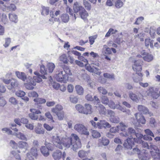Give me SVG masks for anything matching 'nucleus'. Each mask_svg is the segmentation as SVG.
Wrapping results in <instances>:
<instances>
[{"label": "nucleus", "mask_w": 160, "mask_h": 160, "mask_svg": "<svg viewBox=\"0 0 160 160\" xmlns=\"http://www.w3.org/2000/svg\"><path fill=\"white\" fill-rule=\"evenodd\" d=\"M52 142L56 147L63 149L71 148L73 151H76L81 147L80 139L76 134L72 133L69 138L61 137L57 134L52 136Z\"/></svg>", "instance_id": "obj_1"}, {"label": "nucleus", "mask_w": 160, "mask_h": 160, "mask_svg": "<svg viewBox=\"0 0 160 160\" xmlns=\"http://www.w3.org/2000/svg\"><path fill=\"white\" fill-rule=\"evenodd\" d=\"M139 61L138 60L135 61L134 65L132 66L133 69L136 72V73L134 75L133 78L134 81L136 82L141 80L142 76V74L140 72L142 70L141 65L142 62H141L140 63H139Z\"/></svg>", "instance_id": "obj_2"}, {"label": "nucleus", "mask_w": 160, "mask_h": 160, "mask_svg": "<svg viewBox=\"0 0 160 160\" xmlns=\"http://www.w3.org/2000/svg\"><path fill=\"white\" fill-rule=\"evenodd\" d=\"M74 130L81 134H84L88 136L89 135V132L88 129L83 124L80 123H77L74 127Z\"/></svg>", "instance_id": "obj_3"}, {"label": "nucleus", "mask_w": 160, "mask_h": 160, "mask_svg": "<svg viewBox=\"0 0 160 160\" xmlns=\"http://www.w3.org/2000/svg\"><path fill=\"white\" fill-rule=\"evenodd\" d=\"M55 78L58 82L64 83L67 82L68 79L67 75L61 70H59L56 72Z\"/></svg>", "instance_id": "obj_4"}, {"label": "nucleus", "mask_w": 160, "mask_h": 160, "mask_svg": "<svg viewBox=\"0 0 160 160\" xmlns=\"http://www.w3.org/2000/svg\"><path fill=\"white\" fill-rule=\"evenodd\" d=\"M38 156L37 149L36 147H33L29 152L27 154L26 160H34V158Z\"/></svg>", "instance_id": "obj_5"}, {"label": "nucleus", "mask_w": 160, "mask_h": 160, "mask_svg": "<svg viewBox=\"0 0 160 160\" xmlns=\"http://www.w3.org/2000/svg\"><path fill=\"white\" fill-rule=\"evenodd\" d=\"M141 54L142 56V58L145 61L148 62H150L152 61L153 59L152 55L145 52L143 50L141 52Z\"/></svg>", "instance_id": "obj_6"}, {"label": "nucleus", "mask_w": 160, "mask_h": 160, "mask_svg": "<svg viewBox=\"0 0 160 160\" xmlns=\"http://www.w3.org/2000/svg\"><path fill=\"white\" fill-rule=\"evenodd\" d=\"M134 145V143L132 138H128L125 141L123 145L124 148L128 150H131Z\"/></svg>", "instance_id": "obj_7"}, {"label": "nucleus", "mask_w": 160, "mask_h": 160, "mask_svg": "<svg viewBox=\"0 0 160 160\" xmlns=\"http://www.w3.org/2000/svg\"><path fill=\"white\" fill-rule=\"evenodd\" d=\"M128 132H123L121 134L125 137H130L129 138H132V136L136 134L135 130L133 128H130L128 129Z\"/></svg>", "instance_id": "obj_8"}, {"label": "nucleus", "mask_w": 160, "mask_h": 160, "mask_svg": "<svg viewBox=\"0 0 160 160\" xmlns=\"http://www.w3.org/2000/svg\"><path fill=\"white\" fill-rule=\"evenodd\" d=\"M98 126H99V129H102L103 128H110L111 127V125L104 120H100L99 122H98Z\"/></svg>", "instance_id": "obj_9"}, {"label": "nucleus", "mask_w": 160, "mask_h": 160, "mask_svg": "<svg viewBox=\"0 0 160 160\" xmlns=\"http://www.w3.org/2000/svg\"><path fill=\"white\" fill-rule=\"evenodd\" d=\"M10 85L7 86L9 90H11L17 87L19 85L18 80L14 78H12L11 80Z\"/></svg>", "instance_id": "obj_10"}, {"label": "nucleus", "mask_w": 160, "mask_h": 160, "mask_svg": "<svg viewBox=\"0 0 160 160\" xmlns=\"http://www.w3.org/2000/svg\"><path fill=\"white\" fill-rule=\"evenodd\" d=\"M138 110L140 112H142L144 114L148 113L150 116H151L152 115V112H149L147 108L142 105H138Z\"/></svg>", "instance_id": "obj_11"}, {"label": "nucleus", "mask_w": 160, "mask_h": 160, "mask_svg": "<svg viewBox=\"0 0 160 160\" xmlns=\"http://www.w3.org/2000/svg\"><path fill=\"white\" fill-rule=\"evenodd\" d=\"M73 8L75 13H77L78 12H80L84 9L83 7L80 4L77 2H76L74 3Z\"/></svg>", "instance_id": "obj_12"}, {"label": "nucleus", "mask_w": 160, "mask_h": 160, "mask_svg": "<svg viewBox=\"0 0 160 160\" xmlns=\"http://www.w3.org/2000/svg\"><path fill=\"white\" fill-rule=\"evenodd\" d=\"M135 115L137 121L139 123H141L143 124L145 123V119L142 115L140 113H138L135 114Z\"/></svg>", "instance_id": "obj_13"}, {"label": "nucleus", "mask_w": 160, "mask_h": 160, "mask_svg": "<svg viewBox=\"0 0 160 160\" xmlns=\"http://www.w3.org/2000/svg\"><path fill=\"white\" fill-rule=\"evenodd\" d=\"M42 124L38 123L37 126L35 128L34 130L36 133L38 134H42L45 132L44 129H42Z\"/></svg>", "instance_id": "obj_14"}, {"label": "nucleus", "mask_w": 160, "mask_h": 160, "mask_svg": "<svg viewBox=\"0 0 160 160\" xmlns=\"http://www.w3.org/2000/svg\"><path fill=\"white\" fill-rule=\"evenodd\" d=\"M109 143V141L105 137H102L98 140V145L99 146H107Z\"/></svg>", "instance_id": "obj_15"}, {"label": "nucleus", "mask_w": 160, "mask_h": 160, "mask_svg": "<svg viewBox=\"0 0 160 160\" xmlns=\"http://www.w3.org/2000/svg\"><path fill=\"white\" fill-rule=\"evenodd\" d=\"M84 107V114H90L92 112V107L91 105L89 104L85 103Z\"/></svg>", "instance_id": "obj_16"}, {"label": "nucleus", "mask_w": 160, "mask_h": 160, "mask_svg": "<svg viewBox=\"0 0 160 160\" xmlns=\"http://www.w3.org/2000/svg\"><path fill=\"white\" fill-rule=\"evenodd\" d=\"M62 153L59 150H56L53 153L52 156L55 160H59L61 158Z\"/></svg>", "instance_id": "obj_17"}, {"label": "nucleus", "mask_w": 160, "mask_h": 160, "mask_svg": "<svg viewBox=\"0 0 160 160\" xmlns=\"http://www.w3.org/2000/svg\"><path fill=\"white\" fill-rule=\"evenodd\" d=\"M15 74L18 78L22 80L23 81H25L26 79V75L24 72L16 71L15 72Z\"/></svg>", "instance_id": "obj_18"}, {"label": "nucleus", "mask_w": 160, "mask_h": 160, "mask_svg": "<svg viewBox=\"0 0 160 160\" xmlns=\"http://www.w3.org/2000/svg\"><path fill=\"white\" fill-rule=\"evenodd\" d=\"M63 109L62 106L60 104L57 105L55 108H53L51 109V111L55 114L62 112Z\"/></svg>", "instance_id": "obj_19"}, {"label": "nucleus", "mask_w": 160, "mask_h": 160, "mask_svg": "<svg viewBox=\"0 0 160 160\" xmlns=\"http://www.w3.org/2000/svg\"><path fill=\"white\" fill-rule=\"evenodd\" d=\"M129 96L130 98L134 102H138L140 98L132 92H129Z\"/></svg>", "instance_id": "obj_20"}, {"label": "nucleus", "mask_w": 160, "mask_h": 160, "mask_svg": "<svg viewBox=\"0 0 160 160\" xmlns=\"http://www.w3.org/2000/svg\"><path fill=\"white\" fill-rule=\"evenodd\" d=\"M116 109L120 110L123 112H126L128 114H129L130 112V110L128 109H126L125 108L122 107L120 105V102H118V104L116 105Z\"/></svg>", "instance_id": "obj_21"}, {"label": "nucleus", "mask_w": 160, "mask_h": 160, "mask_svg": "<svg viewBox=\"0 0 160 160\" xmlns=\"http://www.w3.org/2000/svg\"><path fill=\"white\" fill-rule=\"evenodd\" d=\"M4 8H3V10L4 11L6 10H9L10 11H14L16 9V7L15 4H11L8 6H6L5 5H3Z\"/></svg>", "instance_id": "obj_22"}, {"label": "nucleus", "mask_w": 160, "mask_h": 160, "mask_svg": "<svg viewBox=\"0 0 160 160\" xmlns=\"http://www.w3.org/2000/svg\"><path fill=\"white\" fill-rule=\"evenodd\" d=\"M59 60L63 63L67 64L68 63V60L66 54H63L59 57Z\"/></svg>", "instance_id": "obj_23"}, {"label": "nucleus", "mask_w": 160, "mask_h": 160, "mask_svg": "<svg viewBox=\"0 0 160 160\" xmlns=\"http://www.w3.org/2000/svg\"><path fill=\"white\" fill-rule=\"evenodd\" d=\"M8 17L10 20L12 22L17 23L18 21V18L17 16L14 13H9Z\"/></svg>", "instance_id": "obj_24"}, {"label": "nucleus", "mask_w": 160, "mask_h": 160, "mask_svg": "<svg viewBox=\"0 0 160 160\" xmlns=\"http://www.w3.org/2000/svg\"><path fill=\"white\" fill-rule=\"evenodd\" d=\"M135 135L137 138H132L133 140L138 143H141L142 142L141 139L143 138V135L140 133H136Z\"/></svg>", "instance_id": "obj_25"}, {"label": "nucleus", "mask_w": 160, "mask_h": 160, "mask_svg": "<svg viewBox=\"0 0 160 160\" xmlns=\"http://www.w3.org/2000/svg\"><path fill=\"white\" fill-rule=\"evenodd\" d=\"M40 151L42 154L44 156L47 157L49 154V150L45 146H42L40 148Z\"/></svg>", "instance_id": "obj_26"}, {"label": "nucleus", "mask_w": 160, "mask_h": 160, "mask_svg": "<svg viewBox=\"0 0 160 160\" xmlns=\"http://www.w3.org/2000/svg\"><path fill=\"white\" fill-rule=\"evenodd\" d=\"M114 3L116 8H120L123 5V2L121 0H112Z\"/></svg>", "instance_id": "obj_27"}, {"label": "nucleus", "mask_w": 160, "mask_h": 160, "mask_svg": "<svg viewBox=\"0 0 160 160\" xmlns=\"http://www.w3.org/2000/svg\"><path fill=\"white\" fill-rule=\"evenodd\" d=\"M18 146L20 148L27 149L28 148V145L26 142L20 141L18 143Z\"/></svg>", "instance_id": "obj_28"}, {"label": "nucleus", "mask_w": 160, "mask_h": 160, "mask_svg": "<svg viewBox=\"0 0 160 160\" xmlns=\"http://www.w3.org/2000/svg\"><path fill=\"white\" fill-rule=\"evenodd\" d=\"M145 46L148 48L149 46L151 48H153V41L151 40L150 38H147L145 41Z\"/></svg>", "instance_id": "obj_29"}, {"label": "nucleus", "mask_w": 160, "mask_h": 160, "mask_svg": "<svg viewBox=\"0 0 160 160\" xmlns=\"http://www.w3.org/2000/svg\"><path fill=\"white\" fill-rule=\"evenodd\" d=\"M79 15L82 19L83 20H85L88 16V14L87 12L84 9L81 12H79Z\"/></svg>", "instance_id": "obj_30"}, {"label": "nucleus", "mask_w": 160, "mask_h": 160, "mask_svg": "<svg viewBox=\"0 0 160 160\" xmlns=\"http://www.w3.org/2000/svg\"><path fill=\"white\" fill-rule=\"evenodd\" d=\"M99 113L101 114L105 115L106 114L107 110L105 107L102 104L99 105L98 109Z\"/></svg>", "instance_id": "obj_31"}, {"label": "nucleus", "mask_w": 160, "mask_h": 160, "mask_svg": "<svg viewBox=\"0 0 160 160\" xmlns=\"http://www.w3.org/2000/svg\"><path fill=\"white\" fill-rule=\"evenodd\" d=\"M47 66L48 68V72L50 73H52L53 72L55 67V64L52 62L48 63Z\"/></svg>", "instance_id": "obj_32"}, {"label": "nucleus", "mask_w": 160, "mask_h": 160, "mask_svg": "<svg viewBox=\"0 0 160 160\" xmlns=\"http://www.w3.org/2000/svg\"><path fill=\"white\" fill-rule=\"evenodd\" d=\"M15 135L16 137L18 138L21 139L22 140L27 141V138L26 137L25 135L19 132L18 133H15Z\"/></svg>", "instance_id": "obj_33"}, {"label": "nucleus", "mask_w": 160, "mask_h": 160, "mask_svg": "<svg viewBox=\"0 0 160 160\" xmlns=\"http://www.w3.org/2000/svg\"><path fill=\"white\" fill-rule=\"evenodd\" d=\"M75 89L77 93L79 95H82L83 93V89L82 87L79 85H77L75 87Z\"/></svg>", "instance_id": "obj_34"}, {"label": "nucleus", "mask_w": 160, "mask_h": 160, "mask_svg": "<svg viewBox=\"0 0 160 160\" xmlns=\"http://www.w3.org/2000/svg\"><path fill=\"white\" fill-rule=\"evenodd\" d=\"M138 157L141 160H148L149 158V155L147 153L144 154H140L138 155Z\"/></svg>", "instance_id": "obj_35"}, {"label": "nucleus", "mask_w": 160, "mask_h": 160, "mask_svg": "<svg viewBox=\"0 0 160 160\" xmlns=\"http://www.w3.org/2000/svg\"><path fill=\"white\" fill-rule=\"evenodd\" d=\"M151 154L154 158H157L159 160L160 159V153L159 151L157 152L156 151H153V150L150 152Z\"/></svg>", "instance_id": "obj_36"}, {"label": "nucleus", "mask_w": 160, "mask_h": 160, "mask_svg": "<svg viewBox=\"0 0 160 160\" xmlns=\"http://www.w3.org/2000/svg\"><path fill=\"white\" fill-rule=\"evenodd\" d=\"M42 12L41 14L43 15H47L48 14L49 11V8L48 7H45V6H42Z\"/></svg>", "instance_id": "obj_37"}, {"label": "nucleus", "mask_w": 160, "mask_h": 160, "mask_svg": "<svg viewBox=\"0 0 160 160\" xmlns=\"http://www.w3.org/2000/svg\"><path fill=\"white\" fill-rule=\"evenodd\" d=\"M33 101L38 104L44 103L46 102V100L45 99L41 98H34L33 99Z\"/></svg>", "instance_id": "obj_38"}, {"label": "nucleus", "mask_w": 160, "mask_h": 160, "mask_svg": "<svg viewBox=\"0 0 160 160\" xmlns=\"http://www.w3.org/2000/svg\"><path fill=\"white\" fill-rule=\"evenodd\" d=\"M61 18L62 22H67L69 20V16L67 14H62L61 16Z\"/></svg>", "instance_id": "obj_39"}, {"label": "nucleus", "mask_w": 160, "mask_h": 160, "mask_svg": "<svg viewBox=\"0 0 160 160\" xmlns=\"http://www.w3.org/2000/svg\"><path fill=\"white\" fill-rule=\"evenodd\" d=\"M8 102L11 104L14 105L18 104V101L14 97H11L8 99Z\"/></svg>", "instance_id": "obj_40"}, {"label": "nucleus", "mask_w": 160, "mask_h": 160, "mask_svg": "<svg viewBox=\"0 0 160 160\" xmlns=\"http://www.w3.org/2000/svg\"><path fill=\"white\" fill-rule=\"evenodd\" d=\"M83 4L85 8L88 10H90L91 8V5L90 3L86 0H83Z\"/></svg>", "instance_id": "obj_41"}, {"label": "nucleus", "mask_w": 160, "mask_h": 160, "mask_svg": "<svg viewBox=\"0 0 160 160\" xmlns=\"http://www.w3.org/2000/svg\"><path fill=\"white\" fill-rule=\"evenodd\" d=\"M87 63L85 64V67L87 69L89 72H96V71H98V69L94 67V68H92L91 66H87Z\"/></svg>", "instance_id": "obj_42"}, {"label": "nucleus", "mask_w": 160, "mask_h": 160, "mask_svg": "<svg viewBox=\"0 0 160 160\" xmlns=\"http://www.w3.org/2000/svg\"><path fill=\"white\" fill-rule=\"evenodd\" d=\"M109 120L111 122L113 123H118L120 121V119L119 118L115 115L112 118H110Z\"/></svg>", "instance_id": "obj_43"}, {"label": "nucleus", "mask_w": 160, "mask_h": 160, "mask_svg": "<svg viewBox=\"0 0 160 160\" xmlns=\"http://www.w3.org/2000/svg\"><path fill=\"white\" fill-rule=\"evenodd\" d=\"M58 119L62 120L64 117V112L63 111L56 113Z\"/></svg>", "instance_id": "obj_44"}, {"label": "nucleus", "mask_w": 160, "mask_h": 160, "mask_svg": "<svg viewBox=\"0 0 160 160\" xmlns=\"http://www.w3.org/2000/svg\"><path fill=\"white\" fill-rule=\"evenodd\" d=\"M118 127H120L121 130L124 132H125V131L126 129L128 127V125L124 123L121 122L119 123V125L118 126Z\"/></svg>", "instance_id": "obj_45"}, {"label": "nucleus", "mask_w": 160, "mask_h": 160, "mask_svg": "<svg viewBox=\"0 0 160 160\" xmlns=\"http://www.w3.org/2000/svg\"><path fill=\"white\" fill-rule=\"evenodd\" d=\"M75 108L77 110L81 113L84 114V107L80 104H77L76 105Z\"/></svg>", "instance_id": "obj_46"}, {"label": "nucleus", "mask_w": 160, "mask_h": 160, "mask_svg": "<svg viewBox=\"0 0 160 160\" xmlns=\"http://www.w3.org/2000/svg\"><path fill=\"white\" fill-rule=\"evenodd\" d=\"M63 70L64 71L63 72H65V73L67 75L71 76L72 75V73L71 72V70L69 67L68 66H65L63 68Z\"/></svg>", "instance_id": "obj_47"}, {"label": "nucleus", "mask_w": 160, "mask_h": 160, "mask_svg": "<svg viewBox=\"0 0 160 160\" xmlns=\"http://www.w3.org/2000/svg\"><path fill=\"white\" fill-rule=\"evenodd\" d=\"M92 135L93 138H97L101 136L100 133L97 131L92 130Z\"/></svg>", "instance_id": "obj_48"}, {"label": "nucleus", "mask_w": 160, "mask_h": 160, "mask_svg": "<svg viewBox=\"0 0 160 160\" xmlns=\"http://www.w3.org/2000/svg\"><path fill=\"white\" fill-rule=\"evenodd\" d=\"M109 99L108 97L103 96L101 97V102L105 105H108L109 102Z\"/></svg>", "instance_id": "obj_49"}, {"label": "nucleus", "mask_w": 160, "mask_h": 160, "mask_svg": "<svg viewBox=\"0 0 160 160\" xmlns=\"http://www.w3.org/2000/svg\"><path fill=\"white\" fill-rule=\"evenodd\" d=\"M45 116L52 122H54L55 121L53 119V117L49 112H47L45 113Z\"/></svg>", "instance_id": "obj_50"}, {"label": "nucleus", "mask_w": 160, "mask_h": 160, "mask_svg": "<svg viewBox=\"0 0 160 160\" xmlns=\"http://www.w3.org/2000/svg\"><path fill=\"white\" fill-rule=\"evenodd\" d=\"M50 85L56 90H58L60 87L59 84L55 82L50 81Z\"/></svg>", "instance_id": "obj_51"}, {"label": "nucleus", "mask_w": 160, "mask_h": 160, "mask_svg": "<svg viewBox=\"0 0 160 160\" xmlns=\"http://www.w3.org/2000/svg\"><path fill=\"white\" fill-rule=\"evenodd\" d=\"M97 37V35H93L89 37V42L90 45H92L95 42V40Z\"/></svg>", "instance_id": "obj_52"}, {"label": "nucleus", "mask_w": 160, "mask_h": 160, "mask_svg": "<svg viewBox=\"0 0 160 160\" xmlns=\"http://www.w3.org/2000/svg\"><path fill=\"white\" fill-rule=\"evenodd\" d=\"M16 95L18 97L22 98L25 95V93L22 91L19 90L16 92Z\"/></svg>", "instance_id": "obj_53"}, {"label": "nucleus", "mask_w": 160, "mask_h": 160, "mask_svg": "<svg viewBox=\"0 0 160 160\" xmlns=\"http://www.w3.org/2000/svg\"><path fill=\"white\" fill-rule=\"evenodd\" d=\"M29 116L31 119L33 120H37L39 118V117L38 115L32 112L29 113Z\"/></svg>", "instance_id": "obj_54"}, {"label": "nucleus", "mask_w": 160, "mask_h": 160, "mask_svg": "<svg viewBox=\"0 0 160 160\" xmlns=\"http://www.w3.org/2000/svg\"><path fill=\"white\" fill-rule=\"evenodd\" d=\"M108 105L109 108L111 109H116L117 104H115L114 102L112 101L111 100L110 101V102H109Z\"/></svg>", "instance_id": "obj_55"}, {"label": "nucleus", "mask_w": 160, "mask_h": 160, "mask_svg": "<svg viewBox=\"0 0 160 160\" xmlns=\"http://www.w3.org/2000/svg\"><path fill=\"white\" fill-rule=\"evenodd\" d=\"M28 95L29 97L37 98L38 96V93L35 91L30 92H28Z\"/></svg>", "instance_id": "obj_56"}, {"label": "nucleus", "mask_w": 160, "mask_h": 160, "mask_svg": "<svg viewBox=\"0 0 160 160\" xmlns=\"http://www.w3.org/2000/svg\"><path fill=\"white\" fill-rule=\"evenodd\" d=\"M98 90L99 93H101L103 95L106 94L108 93L107 90L102 87H98Z\"/></svg>", "instance_id": "obj_57"}, {"label": "nucleus", "mask_w": 160, "mask_h": 160, "mask_svg": "<svg viewBox=\"0 0 160 160\" xmlns=\"http://www.w3.org/2000/svg\"><path fill=\"white\" fill-rule=\"evenodd\" d=\"M67 12L70 15L73 16L74 15V18L75 20H76V17L75 14H73L72 10L69 7L67 6L66 8Z\"/></svg>", "instance_id": "obj_58"}, {"label": "nucleus", "mask_w": 160, "mask_h": 160, "mask_svg": "<svg viewBox=\"0 0 160 160\" xmlns=\"http://www.w3.org/2000/svg\"><path fill=\"white\" fill-rule=\"evenodd\" d=\"M5 42L3 46L5 48H7L9 46L11 42V40L10 38H7L5 39Z\"/></svg>", "instance_id": "obj_59"}, {"label": "nucleus", "mask_w": 160, "mask_h": 160, "mask_svg": "<svg viewBox=\"0 0 160 160\" xmlns=\"http://www.w3.org/2000/svg\"><path fill=\"white\" fill-rule=\"evenodd\" d=\"M40 72L43 75L47 74L48 72L47 70L45 69V67L44 65H42L40 66Z\"/></svg>", "instance_id": "obj_60"}, {"label": "nucleus", "mask_w": 160, "mask_h": 160, "mask_svg": "<svg viewBox=\"0 0 160 160\" xmlns=\"http://www.w3.org/2000/svg\"><path fill=\"white\" fill-rule=\"evenodd\" d=\"M107 116L110 117V118H112L115 115V112L111 110H108Z\"/></svg>", "instance_id": "obj_61"}, {"label": "nucleus", "mask_w": 160, "mask_h": 160, "mask_svg": "<svg viewBox=\"0 0 160 160\" xmlns=\"http://www.w3.org/2000/svg\"><path fill=\"white\" fill-rule=\"evenodd\" d=\"M7 103V102L3 97L0 98V107H3Z\"/></svg>", "instance_id": "obj_62"}, {"label": "nucleus", "mask_w": 160, "mask_h": 160, "mask_svg": "<svg viewBox=\"0 0 160 160\" xmlns=\"http://www.w3.org/2000/svg\"><path fill=\"white\" fill-rule=\"evenodd\" d=\"M150 125L152 127H155L156 124L155 119L153 118H151L149 122Z\"/></svg>", "instance_id": "obj_63"}, {"label": "nucleus", "mask_w": 160, "mask_h": 160, "mask_svg": "<svg viewBox=\"0 0 160 160\" xmlns=\"http://www.w3.org/2000/svg\"><path fill=\"white\" fill-rule=\"evenodd\" d=\"M104 77L108 79H114V76L113 74H110L108 73H105L103 74Z\"/></svg>", "instance_id": "obj_64"}]
</instances>
